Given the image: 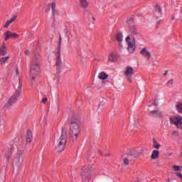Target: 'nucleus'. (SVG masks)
<instances>
[{
    "mask_svg": "<svg viewBox=\"0 0 182 182\" xmlns=\"http://www.w3.org/2000/svg\"><path fill=\"white\" fill-rule=\"evenodd\" d=\"M124 74L129 82H132V76L134 75V70L132 67H127V70L124 71Z\"/></svg>",
    "mask_w": 182,
    "mask_h": 182,
    "instance_id": "nucleus-10",
    "label": "nucleus"
},
{
    "mask_svg": "<svg viewBox=\"0 0 182 182\" xmlns=\"http://www.w3.org/2000/svg\"><path fill=\"white\" fill-rule=\"evenodd\" d=\"M39 73H41V56L39 54H36L31 60L30 67V80L32 86H33V82H35V77Z\"/></svg>",
    "mask_w": 182,
    "mask_h": 182,
    "instance_id": "nucleus-1",
    "label": "nucleus"
},
{
    "mask_svg": "<svg viewBox=\"0 0 182 182\" xmlns=\"http://www.w3.org/2000/svg\"><path fill=\"white\" fill-rule=\"evenodd\" d=\"M139 53L143 56V58H145L147 60H150V58H151V53L147 50V48H142Z\"/></svg>",
    "mask_w": 182,
    "mask_h": 182,
    "instance_id": "nucleus-11",
    "label": "nucleus"
},
{
    "mask_svg": "<svg viewBox=\"0 0 182 182\" xmlns=\"http://www.w3.org/2000/svg\"><path fill=\"white\" fill-rule=\"evenodd\" d=\"M12 154V151L11 149H9L6 151L5 153V157L7 160V161L9 160V158L11 157V155Z\"/></svg>",
    "mask_w": 182,
    "mask_h": 182,
    "instance_id": "nucleus-24",
    "label": "nucleus"
},
{
    "mask_svg": "<svg viewBox=\"0 0 182 182\" xmlns=\"http://www.w3.org/2000/svg\"><path fill=\"white\" fill-rule=\"evenodd\" d=\"M173 82V79H171V80H169L166 82V85H167V86H169V85H172Z\"/></svg>",
    "mask_w": 182,
    "mask_h": 182,
    "instance_id": "nucleus-33",
    "label": "nucleus"
},
{
    "mask_svg": "<svg viewBox=\"0 0 182 182\" xmlns=\"http://www.w3.org/2000/svg\"><path fill=\"white\" fill-rule=\"evenodd\" d=\"M116 40L117 42H122L123 41V34L122 33H119L116 35Z\"/></svg>",
    "mask_w": 182,
    "mask_h": 182,
    "instance_id": "nucleus-26",
    "label": "nucleus"
},
{
    "mask_svg": "<svg viewBox=\"0 0 182 182\" xmlns=\"http://www.w3.org/2000/svg\"><path fill=\"white\" fill-rule=\"evenodd\" d=\"M159 157H160V151H159L158 150L153 151L151 155V159L152 160H157Z\"/></svg>",
    "mask_w": 182,
    "mask_h": 182,
    "instance_id": "nucleus-17",
    "label": "nucleus"
},
{
    "mask_svg": "<svg viewBox=\"0 0 182 182\" xmlns=\"http://www.w3.org/2000/svg\"><path fill=\"white\" fill-rule=\"evenodd\" d=\"M108 62H116V58L113 53H110L108 56Z\"/></svg>",
    "mask_w": 182,
    "mask_h": 182,
    "instance_id": "nucleus-27",
    "label": "nucleus"
},
{
    "mask_svg": "<svg viewBox=\"0 0 182 182\" xmlns=\"http://www.w3.org/2000/svg\"><path fill=\"white\" fill-rule=\"evenodd\" d=\"M176 176L177 177H180L181 178H182V174L180 172L176 173Z\"/></svg>",
    "mask_w": 182,
    "mask_h": 182,
    "instance_id": "nucleus-37",
    "label": "nucleus"
},
{
    "mask_svg": "<svg viewBox=\"0 0 182 182\" xmlns=\"http://www.w3.org/2000/svg\"><path fill=\"white\" fill-rule=\"evenodd\" d=\"M168 73V71H166L164 74V76H166Z\"/></svg>",
    "mask_w": 182,
    "mask_h": 182,
    "instance_id": "nucleus-40",
    "label": "nucleus"
},
{
    "mask_svg": "<svg viewBox=\"0 0 182 182\" xmlns=\"http://www.w3.org/2000/svg\"><path fill=\"white\" fill-rule=\"evenodd\" d=\"M123 161H124V166H129V161L127 158H125Z\"/></svg>",
    "mask_w": 182,
    "mask_h": 182,
    "instance_id": "nucleus-32",
    "label": "nucleus"
},
{
    "mask_svg": "<svg viewBox=\"0 0 182 182\" xmlns=\"http://www.w3.org/2000/svg\"><path fill=\"white\" fill-rule=\"evenodd\" d=\"M61 45H62V37L60 36L58 47L57 48L56 66H58V68H62V59L60 58V46H61Z\"/></svg>",
    "mask_w": 182,
    "mask_h": 182,
    "instance_id": "nucleus-6",
    "label": "nucleus"
},
{
    "mask_svg": "<svg viewBox=\"0 0 182 182\" xmlns=\"http://www.w3.org/2000/svg\"><path fill=\"white\" fill-rule=\"evenodd\" d=\"M23 161V157L21 155L16 156L13 161L14 166H21V164Z\"/></svg>",
    "mask_w": 182,
    "mask_h": 182,
    "instance_id": "nucleus-14",
    "label": "nucleus"
},
{
    "mask_svg": "<svg viewBox=\"0 0 182 182\" xmlns=\"http://www.w3.org/2000/svg\"><path fill=\"white\" fill-rule=\"evenodd\" d=\"M98 77L100 79V80H106V79L109 77V75L105 72H101L99 74Z\"/></svg>",
    "mask_w": 182,
    "mask_h": 182,
    "instance_id": "nucleus-22",
    "label": "nucleus"
},
{
    "mask_svg": "<svg viewBox=\"0 0 182 182\" xmlns=\"http://www.w3.org/2000/svg\"><path fill=\"white\" fill-rule=\"evenodd\" d=\"M33 136L32 135V131L28 130L26 134V143H31Z\"/></svg>",
    "mask_w": 182,
    "mask_h": 182,
    "instance_id": "nucleus-16",
    "label": "nucleus"
},
{
    "mask_svg": "<svg viewBox=\"0 0 182 182\" xmlns=\"http://www.w3.org/2000/svg\"><path fill=\"white\" fill-rule=\"evenodd\" d=\"M126 42L128 43V52L129 53H133V52L136 50V40H134V38H133V40L132 41L130 36H128L126 38Z\"/></svg>",
    "mask_w": 182,
    "mask_h": 182,
    "instance_id": "nucleus-5",
    "label": "nucleus"
},
{
    "mask_svg": "<svg viewBox=\"0 0 182 182\" xmlns=\"http://www.w3.org/2000/svg\"><path fill=\"white\" fill-rule=\"evenodd\" d=\"M16 18H17L16 15L13 16L10 18V20H9V21H7L6 22V23H5V25H4V28H8V26H9V25H10L11 23H12V22H14V21L16 19Z\"/></svg>",
    "mask_w": 182,
    "mask_h": 182,
    "instance_id": "nucleus-21",
    "label": "nucleus"
},
{
    "mask_svg": "<svg viewBox=\"0 0 182 182\" xmlns=\"http://www.w3.org/2000/svg\"><path fill=\"white\" fill-rule=\"evenodd\" d=\"M127 23L129 28V33H132V35L134 36L139 35L137 28H136V26L133 24V18L128 20Z\"/></svg>",
    "mask_w": 182,
    "mask_h": 182,
    "instance_id": "nucleus-8",
    "label": "nucleus"
},
{
    "mask_svg": "<svg viewBox=\"0 0 182 182\" xmlns=\"http://www.w3.org/2000/svg\"><path fill=\"white\" fill-rule=\"evenodd\" d=\"M119 50H122V49H123V46L122 44V42H119Z\"/></svg>",
    "mask_w": 182,
    "mask_h": 182,
    "instance_id": "nucleus-34",
    "label": "nucleus"
},
{
    "mask_svg": "<svg viewBox=\"0 0 182 182\" xmlns=\"http://www.w3.org/2000/svg\"><path fill=\"white\" fill-rule=\"evenodd\" d=\"M9 56L7 57H3L0 59V63L1 65H5L6 63V61L9 59Z\"/></svg>",
    "mask_w": 182,
    "mask_h": 182,
    "instance_id": "nucleus-28",
    "label": "nucleus"
},
{
    "mask_svg": "<svg viewBox=\"0 0 182 182\" xmlns=\"http://www.w3.org/2000/svg\"><path fill=\"white\" fill-rule=\"evenodd\" d=\"M80 6L86 9L89 6V2L87 0H80Z\"/></svg>",
    "mask_w": 182,
    "mask_h": 182,
    "instance_id": "nucleus-19",
    "label": "nucleus"
},
{
    "mask_svg": "<svg viewBox=\"0 0 182 182\" xmlns=\"http://www.w3.org/2000/svg\"><path fill=\"white\" fill-rule=\"evenodd\" d=\"M90 171H92V168L90 166H84L82 168V176L90 174Z\"/></svg>",
    "mask_w": 182,
    "mask_h": 182,
    "instance_id": "nucleus-18",
    "label": "nucleus"
},
{
    "mask_svg": "<svg viewBox=\"0 0 182 182\" xmlns=\"http://www.w3.org/2000/svg\"><path fill=\"white\" fill-rule=\"evenodd\" d=\"M163 10L161 9V7L160 6H156L155 7V11H154V16H156V19H160L161 18V15Z\"/></svg>",
    "mask_w": 182,
    "mask_h": 182,
    "instance_id": "nucleus-13",
    "label": "nucleus"
},
{
    "mask_svg": "<svg viewBox=\"0 0 182 182\" xmlns=\"http://www.w3.org/2000/svg\"><path fill=\"white\" fill-rule=\"evenodd\" d=\"M91 16H92L93 21H95V16L93 15H92V14H91Z\"/></svg>",
    "mask_w": 182,
    "mask_h": 182,
    "instance_id": "nucleus-41",
    "label": "nucleus"
},
{
    "mask_svg": "<svg viewBox=\"0 0 182 182\" xmlns=\"http://www.w3.org/2000/svg\"><path fill=\"white\" fill-rule=\"evenodd\" d=\"M17 38H19V36L15 33H11L10 31L4 33V41H6L9 39H16Z\"/></svg>",
    "mask_w": 182,
    "mask_h": 182,
    "instance_id": "nucleus-9",
    "label": "nucleus"
},
{
    "mask_svg": "<svg viewBox=\"0 0 182 182\" xmlns=\"http://www.w3.org/2000/svg\"><path fill=\"white\" fill-rule=\"evenodd\" d=\"M15 89L16 92L10 97L8 102L6 104L5 107H11L14 103H16L18 97L21 96V93H22V81H21V80H18L17 87L16 86Z\"/></svg>",
    "mask_w": 182,
    "mask_h": 182,
    "instance_id": "nucleus-4",
    "label": "nucleus"
},
{
    "mask_svg": "<svg viewBox=\"0 0 182 182\" xmlns=\"http://www.w3.org/2000/svg\"><path fill=\"white\" fill-rule=\"evenodd\" d=\"M172 134H173V136H177V134H178V132H177V131H173V132H172Z\"/></svg>",
    "mask_w": 182,
    "mask_h": 182,
    "instance_id": "nucleus-36",
    "label": "nucleus"
},
{
    "mask_svg": "<svg viewBox=\"0 0 182 182\" xmlns=\"http://www.w3.org/2000/svg\"><path fill=\"white\" fill-rule=\"evenodd\" d=\"M149 116L151 117H161V112L160 110L151 111Z\"/></svg>",
    "mask_w": 182,
    "mask_h": 182,
    "instance_id": "nucleus-15",
    "label": "nucleus"
},
{
    "mask_svg": "<svg viewBox=\"0 0 182 182\" xmlns=\"http://www.w3.org/2000/svg\"><path fill=\"white\" fill-rule=\"evenodd\" d=\"M46 102H48V98L46 97L43 98L42 103H46Z\"/></svg>",
    "mask_w": 182,
    "mask_h": 182,
    "instance_id": "nucleus-35",
    "label": "nucleus"
},
{
    "mask_svg": "<svg viewBox=\"0 0 182 182\" xmlns=\"http://www.w3.org/2000/svg\"><path fill=\"white\" fill-rule=\"evenodd\" d=\"M51 9H52V16L55 18V14H56V4L52 3L51 4Z\"/></svg>",
    "mask_w": 182,
    "mask_h": 182,
    "instance_id": "nucleus-23",
    "label": "nucleus"
},
{
    "mask_svg": "<svg viewBox=\"0 0 182 182\" xmlns=\"http://www.w3.org/2000/svg\"><path fill=\"white\" fill-rule=\"evenodd\" d=\"M24 53L25 55H28L29 53H31V52L29 50H26Z\"/></svg>",
    "mask_w": 182,
    "mask_h": 182,
    "instance_id": "nucleus-38",
    "label": "nucleus"
},
{
    "mask_svg": "<svg viewBox=\"0 0 182 182\" xmlns=\"http://www.w3.org/2000/svg\"><path fill=\"white\" fill-rule=\"evenodd\" d=\"M182 118L181 117H170V123L171 124H175L178 129H181L182 127Z\"/></svg>",
    "mask_w": 182,
    "mask_h": 182,
    "instance_id": "nucleus-7",
    "label": "nucleus"
},
{
    "mask_svg": "<svg viewBox=\"0 0 182 182\" xmlns=\"http://www.w3.org/2000/svg\"><path fill=\"white\" fill-rule=\"evenodd\" d=\"M0 55L1 56H5L6 55V46H5V43H3L0 48Z\"/></svg>",
    "mask_w": 182,
    "mask_h": 182,
    "instance_id": "nucleus-20",
    "label": "nucleus"
},
{
    "mask_svg": "<svg viewBox=\"0 0 182 182\" xmlns=\"http://www.w3.org/2000/svg\"><path fill=\"white\" fill-rule=\"evenodd\" d=\"M140 154H141V152H140V151H136L132 150V149H128L127 151V155L131 156V157H134V159L139 157Z\"/></svg>",
    "mask_w": 182,
    "mask_h": 182,
    "instance_id": "nucleus-12",
    "label": "nucleus"
},
{
    "mask_svg": "<svg viewBox=\"0 0 182 182\" xmlns=\"http://www.w3.org/2000/svg\"><path fill=\"white\" fill-rule=\"evenodd\" d=\"M16 75H19V69L17 68L16 70Z\"/></svg>",
    "mask_w": 182,
    "mask_h": 182,
    "instance_id": "nucleus-39",
    "label": "nucleus"
},
{
    "mask_svg": "<svg viewBox=\"0 0 182 182\" xmlns=\"http://www.w3.org/2000/svg\"><path fill=\"white\" fill-rule=\"evenodd\" d=\"M176 109L179 113H182V103H179L176 105Z\"/></svg>",
    "mask_w": 182,
    "mask_h": 182,
    "instance_id": "nucleus-29",
    "label": "nucleus"
},
{
    "mask_svg": "<svg viewBox=\"0 0 182 182\" xmlns=\"http://www.w3.org/2000/svg\"><path fill=\"white\" fill-rule=\"evenodd\" d=\"M153 146L154 147V149H160V147H161V144H159V142L157 141V140H156V139H153Z\"/></svg>",
    "mask_w": 182,
    "mask_h": 182,
    "instance_id": "nucleus-25",
    "label": "nucleus"
},
{
    "mask_svg": "<svg viewBox=\"0 0 182 182\" xmlns=\"http://www.w3.org/2000/svg\"><path fill=\"white\" fill-rule=\"evenodd\" d=\"M80 134V126L79 125V120L73 117L70 123V136L72 141H76L77 137Z\"/></svg>",
    "mask_w": 182,
    "mask_h": 182,
    "instance_id": "nucleus-2",
    "label": "nucleus"
},
{
    "mask_svg": "<svg viewBox=\"0 0 182 182\" xmlns=\"http://www.w3.org/2000/svg\"><path fill=\"white\" fill-rule=\"evenodd\" d=\"M68 141V132L65 130V128H61V133L60 134L59 139L55 141V146L57 151L62 153L65 150V146Z\"/></svg>",
    "mask_w": 182,
    "mask_h": 182,
    "instance_id": "nucleus-3",
    "label": "nucleus"
},
{
    "mask_svg": "<svg viewBox=\"0 0 182 182\" xmlns=\"http://www.w3.org/2000/svg\"><path fill=\"white\" fill-rule=\"evenodd\" d=\"M18 151H20V153H23V151H25V146H23V148H21V146H18Z\"/></svg>",
    "mask_w": 182,
    "mask_h": 182,
    "instance_id": "nucleus-31",
    "label": "nucleus"
},
{
    "mask_svg": "<svg viewBox=\"0 0 182 182\" xmlns=\"http://www.w3.org/2000/svg\"><path fill=\"white\" fill-rule=\"evenodd\" d=\"M173 168L174 171H180L181 170L182 167L181 166H178L177 165H174L173 166Z\"/></svg>",
    "mask_w": 182,
    "mask_h": 182,
    "instance_id": "nucleus-30",
    "label": "nucleus"
}]
</instances>
